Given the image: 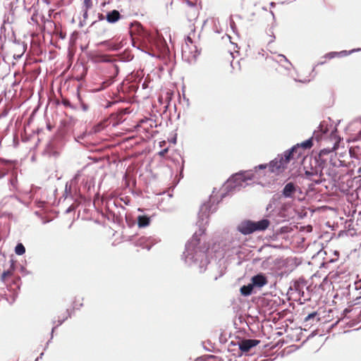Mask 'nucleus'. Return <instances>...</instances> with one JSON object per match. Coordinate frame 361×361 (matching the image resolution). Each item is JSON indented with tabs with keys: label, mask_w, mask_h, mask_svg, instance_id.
<instances>
[{
	"label": "nucleus",
	"mask_w": 361,
	"mask_h": 361,
	"mask_svg": "<svg viewBox=\"0 0 361 361\" xmlns=\"http://www.w3.org/2000/svg\"><path fill=\"white\" fill-rule=\"evenodd\" d=\"M340 140L341 139L338 136L336 131L331 132L329 139L331 145L327 146L326 148L321 149L319 154V161H320V165H322L320 170V178H322V180H326V176L329 180L336 183L343 175L342 169L328 165L327 159L326 158V155H329L331 151L336 150L338 148Z\"/></svg>",
	"instance_id": "obj_1"
},
{
	"label": "nucleus",
	"mask_w": 361,
	"mask_h": 361,
	"mask_svg": "<svg viewBox=\"0 0 361 361\" xmlns=\"http://www.w3.org/2000/svg\"><path fill=\"white\" fill-rule=\"evenodd\" d=\"M15 271V262L10 260L9 267L0 274V296L10 303L15 301L20 289V278Z\"/></svg>",
	"instance_id": "obj_2"
},
{
	"label": "nucleus",
	"mask_w": 361,
	"mask_h": 361,
	"mask_svg": "<svg viewBox=\"0 0 361 361\" xmlns=\"http://www.w3.org/2000/svg\"><path fill=\"white\" fill-rule=\"evenodd\" d=\"M255 178V173L252 171H245L236 173L228 180L232 188L241 186L247 180H252Z\"/></svg>",
	"instance_id": "obj_3"
},
{
	"label": "nucleus",
	"mask_w": 361,
	"mask_h": 361,
	"mask_svg": "<svg viewBox=\"0 0 361 361\" xmlns=\"http://www.w3.org/2000/svg\"><path fill=\"white\" fill-rule=\"evenodd\" d=\"M314 166H312V160H310L311 168L310 169H307L305 166V176L312 181L318 184L322 181V178H320V170L322 169V165H320V161H319V159H314Z\"/></svg>",
	"instance_id": "obj_4"
},
{
	"label": "nucleus",
	"mask_w": 361,
	"mask_h": 361,
	"mask_svg": "<svg viewBox=\"0 0 361 361\" xmlns=\"http://www.w3.org/2000/svg\"><path fill=\"white\" fill-rule=\"evenodd\" d=\"M253 63L256 66L262 67L264 69L274 68L276 65V62L272 59V57L265 56L264 54L260 52L253 58Z\"/></svg>",
	"instance_id": "obj_5"
},
{
	"label": "nucleus",
	"mask_w": 361,
	"mask_h": 361,
	"mask_svg": "<svg viewBox=\"0 0 361 361\" xmlns=\"http://www.w3.org/2000/svg\"><path fill=\"white\" fill-rule=\"evenodd\" d=\"M334 150L331 151L329 155H326L327 159V164L333 166L334 167H338L340 169L347 166L345 160L341 159V157H343V155L339 157L336 153H334Z\"/></svg>",
	"instance_id": "obj_6"
},
{
	"label": "nucleus",
	"mask_w": 361,
	"mask_h": 361,
	"mask_svg": "<svg viewBox=\"0 0 361 361\" xmlns=\"http://www.w3.org/2000/svg\"><path fill=\"white\" fill-rule=\"evenodd\" d=\"M288 163L285 161L283 157H278L271 161L269 164V170L271 173H279L282 171Z\"/></svg>",
	"instance_id": "obj_7"
},
{
	"label": "nucleus",
	"mask_w": 361,
	"mask_h": 361,
	"mask_svg": "<svg viewBox=\"0 0 361 361\" xmlns=\"http://www.w3.org/2000/svg\"><path fill=\"white\" fill-rule=\"evenodd\" d=\"M260 341L256 339H244L239 343V349L243 353H248L250 349L257 345Z\"/></svg>",
	"instance_id": "obj_8"
},
{
	"label": "nucleus",
	"mask_w": 361,
	"mask_h": 361,
	"mask_svg": "<svg viewBox=\"0 0 361 361\" xmlns=\"http://www.w3.org/2000/svg\"><path fill=\"white\" fill-rule=\"evenodd\" d=\"M238 230L244 235H248L254 232L252 221L250 220L241 222L238 226Z\"/></svg>",
	"instance_id": "obj_9"
},
{
	"label": "nucleus",
	"mask_w": 361,
	"mask_h": 361,
	"mask_svg": "<svg viewBox=\"0 0 361 361\" xmlns=\"http://www.w3.org/2000/svg\"><path fill=\"white\" fill-rule=\"evenodd\" d=\"M251 281V284L253 285V287L255 286L259 288L265 286L268 283L267 277L262 274H259L252 276Z\"/></svg>",
	"instance_id": "obj_10"
},
{
	"label": "nucleus",
	"mask_w": 361,
	"mask_h": 361,
	"mask_svg": "<svg viewBox=\"0 0 361 361\" xmlns=\"http://www.w3.org/2000/svg\"><path fill=\"white\" fill-rule=\"evenodd\" d=\"M297 187L293 183H287L283 189L282 194L285 197H293Z\"/></svg>",
	"instance_id": "obj_11"
},
{
	"label": "nucleus",
	"mask_w": 361,
	"mask_h": 361,
	"mask_svg": "<svg viewBox=\"0 0 361 361\" xmlns=\"http://www.w3.org/2000/svg\"><path fill=\"white\" fill-rule=\"evenodd\" d=\"M121 18L122 16L117 10L109 11L106 15V20L109 23H115L118 22Z\"/></svg>",
	"instance_id": "obj_12"
},
{
	"label": "nucleus",
	"mask_w": 361,
	"mask_h": 361,
	"mask_svg": "<svg viewBox=\"0 0 361 361\" xmlns=\"http://www.w3.org/2000/svg\"><path fill=\"white\" fill-rule=\"evenodd\" d=\"M252 224L254 232L261 231L266 230L269 227L270 222L268 219H262L257 222L252 221Z\"/></svg>",
	"instance_id": "obj_13"
},
{
	"label": "nucleus",
	"mask_w": 361,
	"mask_h": 361,
	"mask_svg": "<svg viewBox=\"0 0 361 361\" xmlns=\"http://www.w3.org/2000/svg\"><path fill=\"white\" fill-rule=\"evenodd\" d=\"M136 245L142 247V248L149 250L152 245V243L149 238L142 236L139 238L135 243Z\"/></svg>",
	"instance_id": "obj_14"
},
{
	"label": "nucleus",
	"mask_w": 361,
	"mask_h": 361,
	"mask_svg": "<svg viewBox=\"0 0 361 361\" xmlns=\"http://www.w3.org/2000/svg\"><path fill=\"white\" fill-rule=\"evenodd\" d=\"M185 15L190 21L195 19L197 17V8L194 5H192L185 10Z\"/></svg>",
	"instance_id": "obj_15"
},
{
	"label": "nucleus",
	"mask_w": 361,
	"mask_h": 361,
	"mask_svg": "<svg viewBox=\"0 0 361 361\" xmlns=\"http://www.w3.org/2000/svg\"><path fill=\"white\" fill-rule=\"evenodd\" d=\"M295 150L296 148H291L290 150L286 151L282 155V157H283L285 161H286L288 164L291 160L298 159L294 153L295 152Z\"/></svg>",
	"instance_id": "obj_16"
},
{
	"label": "nucleus",
	"mask_w": 361,
	"mask_h": 361,
	"mask_svg": "<svg viewBox=\"0 0 361 361\" xmlns=\"http://www.w3.org/2000/svg\"><path fill=\"white\" fill-rule=\"evenodd\" d=\"M252 289H253V285H252L251 283L247 285V286H243L240 288V293L244 295V296H248L252 294Z\"/></svg>",
	"instance_id": "obj_17"
},
{
	"label": "nucleus",
	"mask_w": 361,
	"mask_h": 361,
	"mask_svg": "<svg viewBox=\"0 0 361 361\" xmlns=\"http://www.w3.org/2000/svg\"><path fill=\"white\" fill-rule=\"evenodd\" d=\"M150 219L147 216H139L137 219L138 226L145 227L149 224Z\"/></svg>",
	"instance_id": "obj_18"
},
{
	"label": "nucleus",
	"mask_w": 361,
	"mask_h": 361,
	"mask_svg": "<svg viewBox=\"0 0 361 361\" xmlns=\"http://www.w3.org/2000/svg\"><path fill=\"white\" fill-rule=\"evenodd\" d=\"M192 44L193 42L192 40V38L190 37V36H188L187 38L185 39V44L182 47L183 54L187 52L188 49L190 48V46L192 45Z\"/></svg>",
	"instance_id": "obj_19"
},
{
	"label": "nucleus",
	"mask_w": 361,
	"mask_h": 361,
	"mask_svg": "<svg viewBox=\"0 0 361 361\" xmlns=\"http://www.w3.org/2000/svg\"><path fill=\"white\" fill-rule=\"evenodd\" d=\"M15 252L18 255H22L25 252V248L22 243H18L15 248Z\"/></svg>",
	"instance_id": "obj_20"
},
{
	"label": "nucleus",
	"mask_w": 361,
	"mask_h": 361,
	"mask_svg": "<svg viewBox=\"0 0 361 361\" xmlns=\"http://www.w3.org/2000/svg\"><path fill=\"white\" fill-rule=\"evenodd\" d=\"M301 148L305 150L306 149H310L312 146V140L311 139L307 140L302 142L300 145H299Z\"/></svg>",
	"instance_id": "obj_21"
},
{
	"label": "nucleus",
	"mask_w": 361,
	"mask_h": 361,
	"mask_svg": "<svg viewBox=\"0 0 361 361\" xmlns=\"http://www.w3.org/2000/svg\"><path fill=\"white\" fill-rule=\"evenodd\" d=\"M352 312H353L354 314L361 313V308L360 307H352V308H346L344 310L345 316L347 317V314L348 313H350Z\"/></svg>",
	"instance_id": "obj_22"
},
{
	"label": "nucleus",
	"mask_w": 361,
	"mask_h": 361,
	"mask_svg": "<svg viewBox=\"0 0 361 361\" xmlns=\"http://www.w3.org/2000/svg\"><path fill=\"white\" fill-rule=\"evenodd\" d=\"M82 8H86V10H90L93 6L92 0H82Z\"/></svg>",
	"instance_id": "obj_23"
},
{
	"label": "nucleus",
	"mask_w": 361,
	"mask_h": 361,
	"mask_svg": "<svg viewBox=\"0 0 361 361\" xmlns=\"http://www.w3.org/2000/svg\"><path fill=\"white\" fill-rule=\"evenodd\" d=\"M292 148H296L295 155L298 157V159L300 158L303 154V149L300 147L299 145L293 146Z\"/></svg>",
	"instance_id": "obj_24"
},
{
	"label": "nucleus",
	"mask_w": 361,
	"mask_h": 361,
	"mask_svg": "<svg viewBox=\"0 0 361 361\" xmlns=\"http://www.w3.org/2000/svg\"><path fill=\"white\" fill-rule=\"evenodd\" d=\"M341 54V52L332 51V52H329V53L326 54L324 56V58L326 59H331L336 56H339Z\"/></svg>",
	"instance_id": "obj_25"
},
{
	"label": "nucleus",
	"mask_w": 361,
	"mask_h": 361,
	"mask_svg": "<svg viewBox=\"0 0 361 361\" xmlns=\"http://www.w3.org/2000/svg\"><path fill=\"white\" fill-rule=\"evenodd\" d=\"M113 82V78L111 77L109 79L106 80V81H104L102 84L101 90L105 89L107 87H109L110 85H111Z\"/></svg>",
	"instance_id": "obj_26"
},
{
	"label": "nucleus",
	"mask_w": 361,
	"mask_h": 361,
	"mask_svg": "<svg viewBox=\"0 0 361 361\" xmlns=\"http://www.w3.org/2000/svg\"><path fill=\"white\" fill-rule=\"evenodd\" d=\"M316 316H317V312H314L310 313L305 318V322H307L310 321L311 319H314Z\"/></svg>",
	"instance_id": "obj_27"
},
{
	"label": "nucleus",
	"mask_w": 361,
	"mask_h": 361,
	"mask_svg": "<svg viewBox=\"0 0 361 361\" xmlns=\"http://www.w3.org/2000/svg\"><path fill=\"white\" fill-rule=\"evenodd\" d=\"M62 104L66 106V107H71V102H69V100L66 99H64L62 100Z\"/></svg>",
	"instance_id": "obj_28"
},
{
	"label": "nucleus",
	"mask_w": 361,
	"mask_h": 361,
	"mask_svg": "<svg viewBox=\"0 0 361 361\" xmlns=\"http://www.w3.org/2000/svg\"><path fill=\"white\" fill-rule=\"evenodd\" d=\"M169 151V148L166 147L159 152L160 157H164Z\"/></svg>",
	"instance_id": "obj_29"
},
{
	"label": "nucleus",
	"mask_w": 361,
	"mask_h": 361,
	"mask_svg": "<svg viewBox=\"0 0 361 361\" xmlns=\"http://www.w3.org/2000/svg\"><path fill=\"white\" fill-rule=\"evenodd\" d=\"M83 9V18L85 20L88 18V12L90 10H86V8H82Z\"/></svg>",
	"instance_id": "obj_30"
},
{
	"label": "nucleus",
	"mask_w": 361,
	"mask_h": 361,
	"mask_svg": "<svg viewBox=\"0 0 361 361\" xmlns=\"http://www.w3.org/2000/svg\"><path fill=\"white\" fill-rule=\"evenodd\" d=\"M98 20H104L106 19V16H104L102 13H98Z\"/></svg>",
	"instance_id": "obj_31"
},
{
	"label": "nucleus",
	"mask_w": 361,
	"mask_h": 361,
	"mask_svg": "<svg viewBox=\"0 0 361 361\" xmlns=\"http://www.w3.org/2000/svg\"><path fill=\"white\" fill-rule=\"evenodd\" d=\"M268 166L267 164H261V165H259L257 166V168L260 169H266ZM257 169V167L255 168Z\"/></svg>",
	"instance_id": "obj_32"
},
{
	"label": "nucleus",
	"mask_w": 361,
	"mask_h": 361,
	"mask_svg": "<svg viewBox=\"0 0 361 361\" xmlns=\"http://www.w3.org/2000/svg\"><path fill=\"white\" fill-rule=\"evenodd\" d=\"M165 145H166V141H164H164H161V142H159V146H160L161 147H163V146H164Z\"/></svg>",
	"instance_id": "obj_33"
},
{
	"label": "nucleus",
	"mask_w": 361,
	"mask_h": 361,
	"mask_svg": "<svg viewBox=\"0 0 361 361\" xmlns=\"http://www.w3.org/2000/svg\"><path fill=\"white\" fill-rule=\"evenodd\" d=\"M170 94H171V93H169V92H167V95H168L167 99H171V97H170Z\"/></svg>",
	"instance_id": "obj_34"
},
{
	"label": "nucleus",
	"mask_w": 361,
	"mask_h": 361,
	"mask_svg": "<svg viewBox=\"0 0 361 361\" xmlns=\"http://www.w3.org/2000/svg\"><path fill=\"white\" fill-rule=\"evenodd\" d=\"M105 5H106V2H103V3L102 4V6H104Z\"/></svg>",
	"instance_id": "obj_35"
},
{
	"label": "nucleus",
	"mask_w": 361,
	"mask_h": 361,
	"mask_svg": "<svg viewBox=\"0 0 361 361\" xmlns=\"http://www.w3.org/2000/svg\"><path fill=\"white\" fill-rule=\"evenodd\" d=\"M196 240V239H195V235L193 236V240ZM197 241H198V240H197Z\"/></svg>",
	"instance_id": "obj_36"
},
{
	"label": "nucleus",
	"mask_w": 361,
	"mask_h": 361,
	"mask_svg": "<svg viewBox=\"0 0 361 361\" xmlns=\"http://www.w3.org/2000/svg\"><path fill=\"white\" fill-rule=\"evenodd\" d=\"M1 116H2V115H1V114H0V118H1Z\"/></svg>",
	"instance_id": "obj_37"
}]
</instances>
